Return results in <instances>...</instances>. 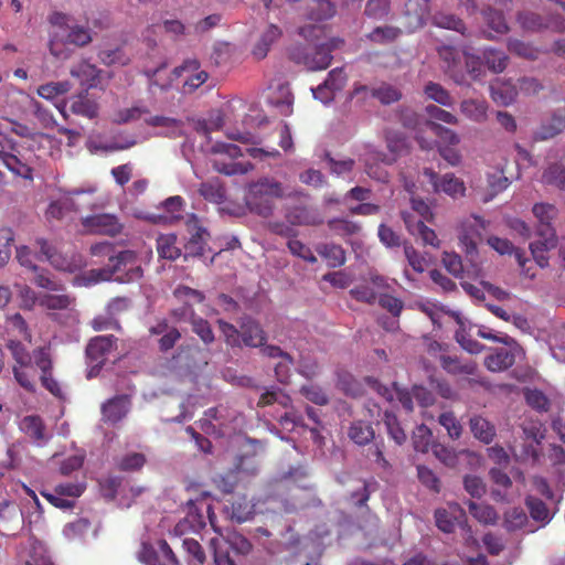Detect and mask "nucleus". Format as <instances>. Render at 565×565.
I'll return each mask as SVG.
<instances>
[{"mask_svg": "<svg viewBox=\"0 0 565 565\" xmlns=\"http://www.w3.org/2000/svg\"><path fill=\"white\" fill-rule=\"evenodd\" d=\"M508 49L511 53H514L524 58L535 60L539 56L537 49L520 40L510 39L508 42Z\"/></svg>", "mask_w": 565, "mask_h": 565, "instance_id": "obj_23", "label": "nucleus"}, {"mask_svg": "<svg viewBox=\"0 0 565 565\" xmlns=\"http://www.w3.org/2000/svg\"><path fill=\"white\" fill-rule=\"evenodd\" d=\"M520 89L527 93L534 94L541 89L540 83L535 78L524 77L519 81Z\"/></svg>", "mask_w": 565, "mask_h": 565, "instance_id": "obj_34", "label": "nucleus"}, {"mask_svg": "<svg viewBox=\"0 0 565 565\" xmlns=\"http://www.w3.org/2000/svg\"><path fill=\"white\" fill-rule=\"evenodd\" d=\"M11 7L15 10V12H19L22 9V4L19 0H12Z\"/></svg>", "mask_w": 565, "mask_h": 565, "instance_id": "obj_45", "label": "nucleus"}, {"mask_svg": "<svg viewBox=\"0 0 565 565\" xmlns=\"http://www.w3.org/2000/svg\"><path fill=\"white\" fill-rule=\"evenodd\" d=\"M408 6L419 22H423L429 14V0H408Z\"/></svg>", "mask_w": 565, "mask_h": 565, "instance_id": "obj_30", "label": "nucleus"}, {"mask_svg": "<svg viewBox=\"0 0 565 565\" xmlns=\"http://www.w3.org/2000/svg\"><path fill=\"white\" fill-rule=\"evenodd\" d=\"M518 22L523 30L530 32H539L545 29L557 32L565 30V22L558 17L554 15L550 17L547 20H544L536 13L523 12L518 15Z\"/></svg>", "mask_w": 565, "mask_h": 565, "instance_id": "obj_5", "label": "nucleus"}, {"mask_svg": "<svg viewBox=\"0 0 565 565\" xmlns=\"http://www.w3.org/2000/svg\"><path fill=\"white\" fill-rule=\"evenodd\" d=\"M111 76H113V75H111V73H108V74H107V79H110V78H111Z\"/></svg>", "mask_w": 565, "mask_h": 565, "instance_id": "obj_51", "label": "nucleus"}, {"mask_svg": "<svg viewBox=\"0 0 565 565\" xmlns=\"http://www.w3.org/2000/svg\"><path fill=\"white\" fill-rule=\"evenodd\" d=\"M98 58L106 66H124L130 61L121 47L103 49L98 52Z\"/></svg>", "mask_w": 565, "mask_h": 565, "instance_id": "obj_15", "label": "nucleus"}, {"mask_svg": "<svg viewBox=\"0 0 565 565\" xmlns=\"http://www.w3.org/2000/svg\"><path fill=\"white\" fill-rule=\"evenodd\" d=\"M322 83L323 86L329 87L334 94L340 92L347 83V75L343 67H335L331 70Z\"/></svg>", "mask_w": 565, "mask_h": 565, "instance_id": "obj_25", "label": "nucleus"}, {"mask_svg": "<svg viewBox=\"0 0 565 565\" xmlns=\"http://www.w3.org/2000/svg\"><path fill=\"white\" fill-rule=\"evenodd\" d=\"M455 54H456V50L455 47L452 46H447V45H444L440 47L439 50V55L440 57L447 62V66L450 68L451 67V63L455 64Z\"/></svg>", "mask_w": 565, "mask_h": 565, "instance_id": "obj_37", "label": "nucleus"}, {"mask_svg": "<svg viewBox=\"0 0 565 565\" xmlns=\"http://www.w3.org/2000/svg\"><path fill=\"white\" fill-rule=\"evenodd\" d=\"M145 122L148 126L158 129L156 134L158 137L174 139L189 136V125L186 119L182 120L167 116H149L145 118Z\"/></svg>", "mask_w": 565, "mask_h": 565, "instance_id": "obj_2", "label": "nucleus"}, {"mask_svg": "<svg viewBox=\"0 0 565 565\" xmlns=\"http://www.w3.org/2000/svg\"><path fill=\"white\" fill-rule=\"evenodd\" d=\"M391 13V0H367L364 17L373 21H385Z\"/></svg>", "mask_w": 565, "mask_h": 565, "instance_id": "obj_13", "label": "nucleus"}, {"mask_svg": "<svg viewBox=\"0 0 565 565\" xmlns=\"http://www.w3.org/2000/svg\"><path fill=\"white\" fill-rule=\"evenodd\" d=\"M71 110L76 115L94 118L97 116L98 106L94 100L88 99L86 95L81 94L72 102Z\"/></svg>", "mask_w": 565, "mask_h": 565, "instance_id": "obj_16", "label": "nucleus"}, {"mask_svg": "<svg viewBox=\"0 0 565 565\" xmlns=\"http://www.w3.org/2000/svg\"><path fill=\"white\" fill-rule=\"evenodd\" d=\"M14 75H15L17 77H20V78H23V79H25V78L28 77L26 71H25V70H23V68H17V70L14 71Z\"/></svg>", "mask_w": 565, "mask_h": 565, "instance_id": "obj_44", "label": "nucleus"}, {"mask_svg": "<svg viewBox=\"0 0 565 565\" xmlns=\"http://www.w3.org/2000/svg\"><path fill=\"white\" fill-rule=\"evenodd\" d=\"M150 110L145 105H135L130 108L119 109L114 115V121L116 124H129L141 119L145 115H149Z\"/></svg>", "mask_w": 565, "mask_h": 565, "instance_id": "obj_14", "label": "nucleus"}, {"mask_svg": "<svg viewBox=\"0 0 565 565\" xmlns=\"http://www.w3.org/2000/svg\"><path fill=\"white\" fill-rule=\"evenodd\" d=\"M425 95L443 106L450 105V96L448 92L438 83L429 82L424 88Z\"/></svg>", "mask_w": 565, "mask_h": 565, "instance_id": "obj_24", "label": "nucleus"}, {"mask_svg": "<svg viewBox=\"0 0 565 565\" xmlns=\"http://www.w3.org/2000/svg\"><path fill=\"white\" fill-rule=\"evenodd\" d=\"M221 22V15L217 13L210 14L205 17L204 19L200 20L195 24V32L196 33H204L211 30L212 28L216 26Z\"/></svg>", "mask_w": 565, "mask_h": 565, "instance_id": "obj_31", "label": "nucleus"}, {"mask_svg": "<svg viewBox=\"0 0 565 565\" xmlns=\"http://www.w3.org/2000/svg\"><path fill=\"white\" fill-rule=\"evenodd\" d=\"M288 56L294 63L303 65L310 72L327 70L333 60L330 49L320 44L296 43L289 47Z\"/></svg>", "mask_w": 565, "mask_h": 565, "instance_id": "obj_1", "label": "nucleus"}, {"mask_svg": "<svg viewBox=\"0 0 565 565\" xmlns=\"http://www.w3.org/2000/svg\"><path fill=\"white\" fill-rule=\"evenodd\" d=\"M508 57L503 52L495 50H486L483 52V63L495 72L500 73L507 67Z\"/></svg>", "mask_w": 565, "mask_h": 565, "instance_id": "obj_22", "label": "nucleus"}, {"mask_svg": "<svg viewBox=\"0 0 565 565\" xmlns=\"http://www.w3.org/2000/svg\"><path fill=\"white\" fill-rule=\"evenodd\" d=\"M431 22L441 29L459 31V19L450 13L436 12L431 18Z\"/></svg>", "mask_w": 565, "mask_h": 565, "instance_id": "obj_26", "label": "nucleus"}, {"mask_svg": "<svg viewBox=\"0 0 565 565\" xmlns=\"http://www.w3.org/2000/svg\"><path fill=\"white\" fill-rule=\"evenodd\" d=\"M282 34V31L276 24H269L266 31L262 34L260 40L254 46L253 54L258 60L266 57L270 46L275 43Z\"/></svg>", "mask_w": 565, "mask_h": 565, "instance_id": "obj_11", "label": "nucleus"}, {"mask_svg": "<svg viewBox=\"0 0 565 565\" xmlns=\"http://www.w3.org/2000/svg\"><path fill=\"white\" fill-rule=\"evenodd\" d=\"M10 129L21 138H33V131L25 125L19 122H10Z\"/></svg>", "mask_w": 565, "mask_h": 565, "instance_id": "obj_36", "label": "nucleus"}, {"mask_svg": "<svg viewBox=\"0 0 565 565\" xmlns=\"http://www.w3.org/2000/svg\"><path fill=\"white\" fill-rule=\"evenodd\" d=\"M60 113L65 116V105H63L62 107L61 106H57Z\"/></svg>", "mask_w": 565, "mask_h": 565, "instance_id": "obj_49", "label": "nucleus"}, {"mask_svg": "<svg viewBox=\"0 0 565 565\" xmlns=\"http://www.w3.org/2000/svg\"><path fill=\"white\" fill-rule=\"evenodd\" d=\"M311 92L313 97L324 105L330 104L334 99V93L329 87L323 86V83L315 88H311Z\"/></svg>", "mask_w": 565, "mask_h": 565, "instance_id": "obj_32", "label": "nucleus"}, {"mask_svg": "<svg viewBox=\"0 0 565 565\" xmlns=\"http://www.w3.org/2000/svg\"><path fill=\"white\" fill-rule=\"evenodd\" d=\"M371 96L379 99L383 105H390L402 98L401 92L390 84H382L371 92Z\"/></svg>", "mask_w": 565, "mask_h": 565, "instance_id": "obj_19", "label": "nucleus"}, {"mask_svg": "<svg viewBox=\"0 0 565 565\" xmlns=\"http://www.w3.org/2000/svg\"><path fill=\"white\" fill-rule=\"evenodd\" d=\"M428 125H429L430 129L437 136H439L441 139H444V141H455L456 134L454 131H451L450 129L445 128L441 125L434 122V121H429Z\"/></svg>", "mask_w": 565, "mask_h": 565, "instance_id": "obj_33", "label": "nucleus"}, {"mask_svg": "<svg viewBox=\"0 0 565 565\" xmlns=\"http://www.w3.org/2000/svg\"><path fill=\"white\" fill-rule=\"evenodd\" d=\"M2 82V76L0 75V83Z\"/></svg>", "mask_w": 565, "mask_h": 565, "instance_id": "obj_52", "label": "nucleus"}, {"mask_svg": "<svg viewBox=\"0 0 565 565\" xmlns=\"http://www.w3.org/2000/svg\"><path fill=\"white\" fill-rule=\"evenodd\" d=\"M490 4L497 6L498 9H488L484 11V19L488 25L498 34L505 33L509 28L502 15V10L510 9V0H488Z\"/></svg>", "mask_w": 565, "mask_h": 565, "instance_id": "obj_7", "label": "nucleus"}, {"mask_svg": "<svg viewBox=\"0 0 565 565\" xmlns=\"http://www.w3.org/2000/svg\"><path fill=\"white\" fill-rule=\"evenodd\" d=\"M268 122L267 117L257 109H250L243 120V129L227 131L226 136L233 141H255V136L252 131L255 127H262Z\"/></svg>", "mask_w": 565, "mask_h": 565, "instance_id": "obj_6", "label": "nucleus"}, {"mask_svg": "<svg viewBox=\"0 0 565 565\" xmlns=\"http://www.w3.org/2000/svg\"><path fill=\"white\" fill-rule=\"evenodd\" d=\"M337 7L331 0H312L306 10V19L315 22H323L335 15Z\"/></svg>", "mask_w": 565, "mask_h": 565, "instance_id": "obj_8", "label": "nucleus"}, {"mask_svg": "<svg viewBox=\"0 0 565 565\" xmlns=\"http://www.w3.org/2000/svg\"><path fill=\"white\" fill-rule=\"evenodd\" d=\"M441 111H443V109L440 107L433 105V104L427 105L425 107V113L431 120H436Z\"/></svg>", "mask_w": 565, "mask_h": 565, "instance_id": "obj_40", "label": "nucleus"}, {"mask_svg": "<svg viewBox=\"0 0 565 565\" xmlns=\"http://www.w3.org/2000/svg\"><path fill=\"white\" fill-rule=\"evenodd\" d=\"M402 33V29L385 24L375 26L370 33L365 34V39L377 45H387L395 42Z\"/></svg>", "mask_w": 565, "mask_h": 565, "instance_id": "obj_9", "label": "nucleus"}, {"mask_svg": "<svg viewBox=\"0 0 565 565\" xmlns=\"http://www.w3.org/2000/svg\"><path fill=\"white\" fill-rule=\"evenodd\" d=\"M436 120L445 124H454L456 122V117L449 111L443 109V111L440 113Z\"/></svg>", "mask_w": 565, "mask_h": 565, "instance_id": "obj_42", "label": "nucleus"}, {"mask_svg": "<svg viewBox=\"0 0 565 565\" xmlns=\"http://www.w3.org/2000/svg\"><path fill=\"white\" fill-rule=\"evenodd\" d=\"M465 64L467 72L472 76V78L478 79L483 74L484 63L479 56L465 54Z\"/></svg>", "mask_w": 565, "mask_h": 565, "instance_id": "obj_27", "label": "nucleus"}, {"mask_svg": "<svg viewBox=\"0 0 565 565\" xmlns=\"http://www.w3.org/2000/svg\"><path fill=\"white\" fill-rule=\"evenodd\" d=\"M189 128L195 131L200 137L206 138L211 141L210 135L214 131L223 129L225 119L221 109H211L206 117L203 116H186Z\"/></svg>", "mask_w": 565, "mask_h": 565, "instance_id": "obj_3", "label": "nucleus"}, {"mask_svg": "<svg viewBox=\"0 0 565 565\" xmlns=\"http://www.w3.org/2000/svg\"><path fill=\"white\" fill-rule=\"evenodd\" d=\"M164 30L174 34H183L184 25L179 20H166L163 22Z\"/></svg>", "mask_w": 565, "mask_h": 565, "instance_id": "obj_38", "label": "nucleus"}, {"mask_svg": "<svg viewBox=\"0 0 565 565\" xmlns=\"http://www.w3.org/2000/svg\"><path fill=\"white\" fill-rule=\"evenodd\" d=\"M274 0H263L264 7L269 10L273 6Z\"/></svg>", "mask_w": 565, "mask_h": 565, "instance_id": "obj_46", "label": "nucleus"}, {"mask_svg": "<svg viewBox=\"0 0 565 565\" xmlns=\"http://www.w3.org/2000/svg\"><path fill=\"white\" fill-rule=\"evenodd\" d=\"M65 42L76 46H85L92 42L90 30L82 25L71 26L67 31Z\"/></svg>", "mask_w": 565, "mask_h": 565, "instance_id": "obj_21", "label": "nucleus"}, {"mask_svg": "<svg viewBox=\"0 0 565 565\" xmlns=\"http://www.w3.org/2000/svg\"><path fill=\"white\" fill-rule=\"evenodd\" d=\"M561 120L563 121V124H564V129H565V114H564V115H563V114H561Z\"/></svg>", "mask_w": 565, "mask_h": 565, "instance_id": "obj_50", "label": "nucleus"}, {"mask_svg": "<svg viewBox=\"0 0 565 565\" xmlns=\"http://www.w3.org/2000/svg\"><path fill=\"white\" fill-rule=\"evenodd\" d=\"M70 74L79 82L85 88V92L92 88H105L103 84V71L86 60L73 65L70 70Z\"/></svg>", "mask_w": 565, "mask_h": 565, "instance_id": "obj_4", "label": "nucleus"}, {"mask_svg": "<svg viewBox=\"0 0 565 565\" xmlns=\"http://www.w3.org/2000/svg\"><path fill=\"white\" fill-rule=\"evenodd\" d=\"M471 0H461L460 6L461 7H468L470 4Z\"/></svg>", "mask_w": 565, "mask_h": 565, "instance_id": "obj_48", "label": "nucleus"}, {"mask_svg": "<svg viewBox=\"0 0 565 565\" xmlns=\"http://www.w3.org/2000/svg\"><path fill=\"white\" fill-rule=\"evenodd\" d=\"M71 89L68 81L51 82L41 85L38 89L39 95L45 99H54L57 96L66 94Z\"/></svg>", "mask_w": 565, "mask_h": 565, "instance_id": "obj_20", "label": "nucleus"}, {"mask_svg": "<svg viewBox=\"0 0 565 565\" xmlns=\"http://www.w3.org/2000/svg\"><path fill=\"white\" fill-rule=\"evenodd\" d=\"M198 62L195 60L186 61L183 65L174 68V74L180 76L185 70H196Z\"/></svg>", "mask_w": 565, "mask_h": 565, "instance_id": "obj_39", "label": "nucleus"}, {"mask_svg": "<svg viewBox=\"0 0 565 565\" xmlns=\"http://www.w3.org/2000/svg\"><path fill=\"white\" fill-rule=\"evenodd\" d=\"M297 34L307 41V44H310L321 38L323 34V28L318 24H305L297 29Z\"/></svg>", "mask_w": 565, "mask_h": 565, "instance_id": "obj_28", "label": "nucleus"}, {"mask_svg": "<svg viewBox=\"0 0 565 565\" xmlns=\"http://www.w3.org/2000/svg\"><path fill=\"white\" fill-rule=\"evenodd\" d=\"M50 51H51V53H52L53 55H55V56H58V55H60V54H58V52L55 50V46H54L53 41L51 42Z\"/></svg>", "mask_w": 565, "mask_h": 565, "instance_id": "obj_47", "label": "nucleus"}, {"mask_svg": "<svg viewBox=\"0 0 565 565\" xmlns=\"http://www.w3.org/2000/svg\"><path fill=\"white\" fill-rule=\"evenodd\" d=\"M563 130L564 124L561 120V113H557L541 125L537 134L541 139H551L556 137Z\"/></svg>", "mask_w": 565, "mask_h": 565, "instance_id": "obj_18", "label": "nucleus"}, {"mask_svg": "<svg viewBox=\"0 0 565 565\" xmlns=\"http://www.w3.org/2000/svg\"><path fill=\"white\" fill-rule=\"evenodd\" d=\"M461 113H465L469 118L479 121L486 117L487 104L480 98L465 100L461 103Z\"/></svg>", "mask_w": 565, "mask_h": 565, "instance_id": "obj_17", "label": "nucleus"}, {"mask_svg": "<svg viewBox=\"0 0 565 565\" xmlns=\"http://www.w3.org/2000/svg\"><path fill=\"white\" fill-rule=\"evenodd\" d=\"M497 119L499 124L508 131H514L516 129V122L514 118L504 111H499L497 114Z\"/></svg>", "mask_w": 565, "mask_h": 565, "instance_id": "obj_35", "label": "nucleus"}, {"mask_svg": "<svg viewBox=\"0 0 565 565\" xmlns=\"http://www.w3.org/2000/svg\"><path fill=\"white\" fill-rule=\"evenodd\" d=\"M267 102L282 116H289L292 111L294 96L287 85H280L278 92H273Z\"/></svg>", "mask_w": 565, "mask_h": 565, "instance_id": "obj_10", "label": "nucleus"}, {"mask_svg": "<svg viewBox=\"0 0 565 565\" xmlns=\"http://www.w3.org/2000/svg\"><path fill=\"white\" fill-rule=\"evenodd\" d=\"M490 92L493 100L502 105L513 103L518 95V89L514 85L500 81H497L490 86Z\"/></svg>", "mask_w": 565, "mask_h": 565, "instance_id": "obj_12", "label": "nucleus"}, {"mask_svg": "<svg viewBox=\"0 0 565 565\" xmlns=\"http://www.w3.org/2000/svg\"><path fill=\"white\" fill-rule=\"evenodd\" d=\"M343 44V40L339 38H332L328 40L327 42L320 43L321 46H327L330 49V54L332 55V52L340 47V45Z\"/></svg>", "mask_w": 565, "mask_h": 565, "instance_id": "obj_41", "label": "nucleus"}, {"mask_svg": "<svg viewBox=\"0 0 565 565\" xmlns=\"http://www.w3.org/2000/svg\"><path fill=\"white\" fill-rule=\"evenodd\" d=\"M280 141H292L290 128L286 124L280 127Z\"/></svg>", "mask_w": 565, "mask_h": 565, "instance_id": "obj_43", "label": "nucleus"}, {"mask_svg": "<svg viewBox=\"0 0 565 565\" xmlns=\"http://www.w3.org/2000/svg\"><path fill=\"white\" fill-rule=\"evenodd\" d=\"M207 77H209V75L204 71L198 72L196 74L190 76L188 79H185V82L183 84V92L184 93H193L203 83L206 82Z\"/></svg>", "mask_w": 565, "mask_h": 565, "instance_id": "obj_29", "label": "nucleus"}]
</instances>
